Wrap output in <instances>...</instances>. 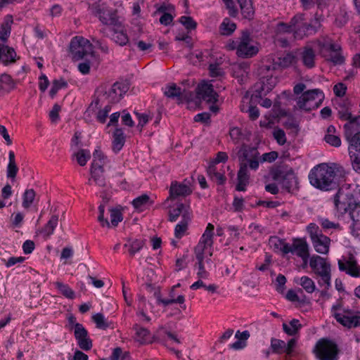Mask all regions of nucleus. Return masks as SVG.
Listing matches in <instances>:
<instances>
[{
  "label": "nucleus",
  "instance_id": "1",
  "mask_svg": "<svg viewBox=\"0 0 360 360\" xmlns=\"http://www.w3.org/2000/svg\"><path fill=\"white\" fill-rule=\"evenodd\" d=\"M345 176V170L341 165L335 163H322L311 169L309 179L314 187L323 191H330L338 187L340 180Z\"/></svg>",
  "mask_w": 360,
  "mask_h": 360
},
{
  "label": "nucleus",
  "instance_id": "2",
  "mask_svg": "<svg viewBox=\"0 0 360 360\" xmlns=\"http://www.w3.org/2000/svg\"><path fill=\"white\" fill-rule=\"evenodd\" d=\"M240 169L238 172L236 190L245 191L249 184L248 168L256 171L259 168V151L255 147L243 144L238 150Z\"/></svg>",
  "mask_w": 360,
  "mask_h": 360
},
{
  "label": "nucleus",
  "instance_id": "3",
  "mask_svg": "<svg viewBox=\"0 0 360 360\" xmlns=\"http://www.w3.org/2000/svg\"><path fill=\"white\" fill-rule=\"evenodd\" d=\"M359 116H353L348 119L344 125L345 135L349 143V154L353 169L360 172V124Z\"/></svg>",
  "mask_w": 360,
  "mask_h": 360
},
{
  "label": "nucleus",
  "instance_id": "4",
  "mask_svg": "<svg viewBox=\"0 0 360 360\" xmlns=\"http://www.w3.org/2000/svg\"><path fill=\"white\" fill-rule=\"evenodd\" d=\"M334 204L340 212H347L348 206L360 205V186H356L353 190L341 188L336 193Z\"/></svg>",
  "mask_w": 360,
  "mask_h": 360
},
{
  "label": "nucleus",
  "instance_id": "5",
  "mask_svg": "<svg viewBox=\"0 0 360 360\" xmlns=\"http://www.w3.org/2000/svg\"><path fill=\"white\" fill-rule=\"evenodd\" d=\"M331 314L345 327L351 328L360 326V316L355 314L353 310L345 308L341 301H338L332 306Z\"/></svg>",
  "mask_w": 360,
  "mask_h": 360
},
{
  "label": "nucleus",
  "instance_id": "6",
  "mask_svg": "<svg viewBox=\"0 0 360 360\" xmlns=\"http://www.w3.org/2000/svg\"><path fill=\"white\" fill-rule=\"evenodd\" d=\"M320 53L328 61L334 65H341L345 61L340 46L329 38H324L319 42Z\"/></svg>",
  "mask_w": 360,
  "mask_h": 360
},
{
  "label": "nucleus",
  "instance_id": "7",
  "mask_svg": "<svg viewBox=\"0 0 360 360\" xmlns=\"http://www.w3.org/2000/svg\"><path fill=\"white\" fill-rule=\"evenodd\" d=\"M313 352L318 360H338V345L327 338L320 339L316 343Z\"/></svg>",
  "mask_w": 360,
  "mask_h": 360
},
{
  "label": "nucleus",
  "instance_id": "8",
  "mask_svg": "<svg viewBox=\"0 0 360 360\" xmlns=\"http://www.w3.org/2000/svg\"><path fill=\"white\" fill-rule=\"evenodd\" d=\"M324 99L323 91L319 89L305 91L298 97L297 107L306 111L318 108Z\"/></svg>",
  "mask_w": 360,
  "mask_h": 360
},
{
  "label": "nucleus",
  "instance_id": "9",
  "mask_svg": "<svg viewBox=\"0 0 360 360\" xmlns=\"http://www.w3.org/2000/svg\"><path fill=\"white\" fill-rule=\"evenodd\" d=\"M291 26H292L293 37L295 39H302L304 37L314 34L319 30V22L317 25L307 23L303 14L295 15L291 19Z\"/></svg>",
  "mask_w": 360,
  "mask_h": 360
},
{
  "label": "nucleus",
  "instance_id": "10",
  "mask_svg": "<svg viewBox=\"0 0 360 360\" xmlns=\"http://www.w3.org/2000/svg\"><path fill=\"white\" fill-rule=\"evenodd\" d=\"M93 15L105 25L115 26L120 22L117 11L109 8L105 4H94L89 7Z\"/></svg>",
  "mask_w": 360,
  "mask_h": 360
},
{
  "label": "nucleus",
  "instance_id": "11",
  "mask_svg": "<svg viewBox=\"0 0 360 360\" xmlns=\"http://www.w3.org/2000/svg\"><path fill=\"white\" fill-rule=\"evenodd\" d=\"M70 51L72 55V58L79 60L86 56L93 54V46L87 39L82 36H76L70 41Z\"/></svg>",
  "mask_w": 360,
  "mask_h": 360
},
{
  "label": "nucleus",
  "instance_id": "12",
  "mask_svg": "<svg viewBox=\"0 0 360 360\" xmlns=\"http://www.w3.org/2000/svg\"><path fill=\"white\" fill-rule=\"evenodd\" d=\"M238 56L243 58H250L259 52V46L250 37L248 31H243L238 37Z\"/></svg>",
  "mask_w": 360,
  "mask_h": 360
},
{
  "label": "nucleus",
  "instance_id": "13",
  "mask_svg": "<svg viewBox=\"0 0 360 360\" xmlns=\"http://www.w3.org/2000/svg\"><path fill=\"white\" fill-rule=\"evenodd\" d=\"M271 175L273 179L280 183L288 192L297 184V178L292 169L277 168L272 171Z\"/></svg>",
  "mask_w": 360,
  "mask_h": 360
},
{
  "label": "nucleus",
  "instance_id": "14",
  "mask_svg": "<svg viewBox=\"0 0 360 360\" xmlns=\"http://www.w3.org/2000/svg\"><path fill=\"white\" fill-rule=\"evenodd\" d=\"M338 267L340 271L352 277H360V266L352 254H349L348 257L338 260Z\"/></svg>",
  "mask_w": 360,
  "mask_h": 360
},
{
  "label": "nucleus",
  "instance_id": "15",
  "mask_svg": "<svg viewBox=\"0 0 360 360\" xmlns=\"http://www.w3.org/2000/svg\"><path fill=\"white\" fill-rule=\"evenodd\" d=\"M129 90V85L126 82H115L104 94L109 103H117Z\"/></svg>",
  "mask_w": 360,
  "mask_h": 360
},
{
  "label": "nucleus",
  "instance_id": "16",
  "mask_svg": "<svg viewBox=\"0 0 360 360\" xmlns=\"http://www.w3.org/2000/svg\"><path fill=\"white\" fill-rule=\"evenodd\" d=\"M193 191L190 186L189 181L185 180L183 182L176 181H172L169 188V196L167 200L169 199L174 200L179 197H186L192 193Z\"/></svg>",
  "mask_w": 360,
  "mask_h": 360
},
{
  "label": "nucleus",
  "instance_id": "17",
  "mask_svg": "<svg viewBox=\"0 0 360 360\" xmlns=\"http://www.w3.org/2000/svg\"><path fill=\"white\" fill-rule=\"evenodd\" d=\"M74 334L79 347L85 351L90 350L92 347V342L88 338V332L81 323H75Z\"/></svg>",
  "mask_w": 360,
  "mask_h": 360
},
{
  "label": "nucleus",
  "instance_id": "18",
  "mask_svg": "<svg viewBox=\"0 0 360 360\" xmlns=\"http://www.w3.org/2000/svg\"><path fill=\"white\" fill-rule=\"evenodd\" d=\"M197 94L199 98L208 103H214L218 100V94L214 91L212 84L207 82H202L198 85Z\"/></svg>",
  "mask_w": 360,
  "mask_h": 360
},
{
  "label": "nucleus",
  "instance_id": "19",
  "mask_svg": "<svg viewBox=\"0 0 360 360\" xmlns=\"http://www.w3.org/2000/svg\"><path fill=\"white\" fill-rule=\"evenodd\" d=\"M112 39L120 46H124L127 44L131 46L129 41V37L127 34L124 27L120 22L117 25L113 26L112 29Z\"/></svg>",
  "mask_w": 360,
  "mask_h": 360
},
{
  "label": "nucleus",
  "instance_id": "20",
  "mask_svg": "<svg viewBox=\"0 0 360 360\" xmlns=\"http://www.w3.org/2000/svg\"><path fill=\"white\" fill-rule=\"evenodd\" d=\"M309 266L316 275L321 274L323 272L330 271V264L326 259L319 255H313L310 258Z\"/></svg>",
  "mask_w": 360,
  "mask_h": 360
},
{
  "label": "nucleus",
  "instance_id": "21",
  "mask_svg": "<svg viewBox=\"0 0 360 360\" xmlns=\"http://www.w3.org/2000/svg\"><path fill=\"white\" fill-rule=\"evenodd\" d=\"M338 116L342 120L352 118V105L347 99H340L335 103Z\"/></svg>",
  "mask_w": 360,
  "mask_h": 360
},
{
  "label": "nucleus",
  "instance_id": "22",
  "mask_svg": "<svg viewBox=\"0 0 360 360\" xmlns=\"http://www.w3.org/2000/svg\"><path fill=\"white\" fill-rule=\"evenodd\" d=\"M295 60V57L291 53H287L281 57H276L273 59V64L271 66L265 65V68L267 70H277L285 68L290 66Z\"/></svg>",
  "mask_w": 360,
  "mask_h": 360
},
{
  "label": "nucleus",
  "instance_id": "23",
  "mask_svg": "<svg viewBox=\"0 0 360 360\" xmlns=\"http://www.w3.org/2000/svg\"><path fill=\"white\" fill-rule=\"evenodd\" d=\"M312 245L315 250L320 254H327L329 251L330 239L323 234L311 239Z\"/></svg>",
  "mask_w": 360,
  "mask_h": 360
},
{
  "label": "nucleus",
  "instance_id": "24",
  "mask_svg": "<svg viewBox=\"0 0 360 360\" xmlns=\"http://www.w3.org/2000/svg\"><path fill=\"white\" fill-rule=\"evenodd\" d=\"M191 219V211L188 210H185L182 214L181 221L176 224L174 229V235L177 238H181L184 236L186 230L188 229V225Z\"/></svg>",
  "mask_w": 360,
  "mask_h": 360
},
{
  "label": "nucleus",
  "instance_id": "25",
  "mask_svg": "<svg viewBox=\"0 0 360 360\" xmlns=\"http://www.w3.org/2000/svg\"><path fill=\"white\" fill-rule=\"evenodd\" d=\"M293 253L301 257L304 264H307L309 259V247L307 243L300 239L293 241Z\"/></svg>",
  "mask_w": 360,
  "mask_h": 360
},
{
  "label": "nucleus",
  "instance_id": "26",
  "mask_svg": "<svg viewBox=\"0 0 360 360\" xmlns=\"http://www.w3.org/2000/svg\"><path fill=\"white\" fill-rule=\"evenodd\" d=\"M16 54L13 48L0 44V63L8 65L15 61Z\"/></svg>",
  "mask_w": 360,
  "mask_h": 360
},
{
  "label": "nucleus",
  "instance_id": "27",
  "mask_svg": "<svg viewBox=\"0 0 360 360\" xmlns=\"http://www.w3.org/2000/svg\"><path fill=\"white\" fill-rule=\"evenodd\" d=\"M239 4L243 17L251 20L255 15V8L252 6V0H237Z\"/></svg>",
  "mask_w": 360,
  "mask_h": 360
},
{
  "label": "nucleus",
  "instance_id": "28",
  "mask_svg": "<svg viewBox=\"0 0 360 360\" xmlns=\"http://www.w3.org/2000/svg\"><path fill=\"white\" fill-rule=\"evenodd\" d=\"M58 223V215L53 214L51 217L48 222L39 231L45 238H49L54 232L55 228L57 226Z\"/></svg>",
  "mask_w": 360,
  "mask_h": 360
},
{
  "label": "nucleus",
  "instance_id": "29",
  "mask_svg": "<svg viewBox=\"0 0 360 360\" xmlns=\"http://www.w3.org/2000/svg\"><path fill=\"white\" fill-rule=\"evenodd\" d=\"M153 202V201L150 200L148 195L142 194L133 200L132 205L135 209L139 211H143L146 207L151 205Z\"/></svg>",
  "mask_w": 360,
  "mask_h": 360
},
{
  "label": "nucleus",
  "instance_id": "30",
  "mask_svg": "<svg viewBox=\"0 0 360 360\" xmlns=\"http://www.w3.org/2000/svg\"><path fill=\"white\" fill-rule=\"evenodd\" d=\"M135 330V339L141 344H146L150 342V334L148 329L141 327L139 325L134 326Z\"/></svg>",
  "mask_w": 360,
  "mask_h": 360
},
{
  "label": "nucleus",
  "instance_id": "31",
  "mask_svg": "<svg viewBox=\"0 0 360 360\" xmlns=\"http://www.w3.org/2000/svg\"><path fill=\"white\" fill-rule=\"evenodd\" d=\"M214 225L209 223L198 243H201L202 245H205L208 247L212 248L213 238H214Z\"/></svg>",
  "mask_w": 360,
  "mask_h": 360
},
{
  "label": "nucleus",
  "instance_id": "32",
  "mask_svg": "<svg viewBox=\"0 0 360 360\" xmlns=\"http://www.w3.org/2000/svg\"><path fill=\"white\" fill-rule=\"evenodd\" d=\"M302 61L308 68L314 66L315 53L311 48L304 47L301 53Z\"/></svg>",
  "mask_w": 360,
  "mask_h": 360
},
{
  "label": "nucleus",
  "instance_id": "33",
  "mask_svg": "<svg viewBox=\"0 0 360 360\" xmlns=\"http://www.w3.org/2000/svg\"><path fill=\"white\" fill-rule=\"evenodd\" d=\"M13 23V17L6 15L0 27V39L6 41L11 34V25Z\"/></svg>",
  "mask_w": 360,
  "mask_h": 360
},
{
  "label": "nucleus",
  "instance_id": "34",
  "mask_svg": "<svg viewBox=\"0 0 360 360\" xmlns=\"http://www.w3.org/2000/svg\"><path fill=\"white\" fill-rule=\"evenodd\" d=\"M269 80H272V79H263L259 82L257 83L255 86V96L262 98V96L266 95L268 92H269L274 84L267 85L265 84V82H268Z\"/></svg>",
  "mask_w": 360,
  "mask_h": 360
},
{
  "label": "nucleus",
  "instance_id": "35",
  "mask_svg": "<svg viewBox=\"0 0 360 360\" xmlns=\"http://www.w3.org/2000/svg\"><path fill=\"white\" fill-rule=\"evenodd\" d=\"M125 142V137L121 129H116L113 133L112 148L115 152L120 151Z\"/></svg>",
  "mask_w": 360,
  "mask_h": 360
},
{
  "label": "nucleus",
  "instance_id": "36",
  "mask_svg": "<svg viewBox=\"0 0 360 360\" xmlns=\"http://www.w3.org/2000/svg\"><path fill=\"white\" fill-rule=\"evenodd\" d=\"M212 247H208L201 243H198L194 248V253L196 259H202L207 258V255L211 257L212 255Z\"/></svg>",
  "mask_w": 360,
  "mask_h": 360
},
{
  "label": "nucleus",
  "instance_id": "37",
  "mask_svg": "<svg viewBox=\"0 0 360 360\" xmlns=\"http://www.w3.org/2000/svg\"><path fill=\"white\" fill-rule=\"evenodd\" d=\"M236 29V24L228 18H225L219 25V32L224 36L231 35Z\"/></svg>",
  "mask_w": 360,
  "mask_h": 360
},
{
  "label": "nucleus",
  "instance_id": "38",
  "mask_svg": "<svg viewBox=\"0 0 360 360\" xmlns=\"http://www.w3.org/2000/svg\"><path fill=\"white\" fill-rule=\"evenodd\" d=\"M104 171L98 172H91V177L89 179L88 184L92 185L93 183L95 184V185L100 186V187H107L108 184L107 181L103 176Z\"/></svg>",
  "mask_w": 360,
  "mask_h": 360
},
{
  "label": "nucleus",
  "instance_id": "39",
  "mask_svg": "<svg viewBox=\"0 0 360 360\" xmlns=\"http://www.w3.org/2000/svg\"><path fill=\"white\" fill-rule=\"evenodd\" d=\"M302 328V325L298 319H292L288 323H283V329L285 333L289 335H295Z\"/></svg>",
  "mask_w": 360,
  "mask_h": 360
},
{
  "label": "nucleus",
  "instance_id": "40",
  "mask_svg": "<svg viewBox=\"0 0 360 360\" xmlns=\"http://www.w3.org/2000/svg\"><path fill=\"white\" fill-rule=\"evenodd\" d=\"M164 94L167 97L171 98H176L179 102H181L182 100L181 89L175 84L167 86L165 88Z\"/></svg>",
  "mask_w": 360,
  "mask_h": 360
},
{
  "label": "nucleus",
  "instance_id": "41",
  "mask_svg": "<svg viewBox=\"0 0 360 360\" xmlns=\"http://www.w3.org/2000/svg\"><path fill=\"white\" fill-rule=\"evenodd\" d=\"M145 245V242L141 239L129 240L125 243L124 247L129 248L130 255L134 256L140 251Z\"/></svg>",
  "mask_w": 360,
  "mask_h": 360
},
{
  "label": "nucleus",
  "instance_id": "42",
  "mask_svg": "<svg viewBox=\"0 0 360 360\" xmlns=\"http://www.w3.org/2000/svg\"><path fill=\"white\" fill-rule=\"evenodd\" d=\"M54 285L60 293L66 298L72 300L75 297V292L68 285L65 284L60 281L55 282Z\"/></svg>",
  "mask_w": 360,
  "mask_h": 360
},
{
  "label": "nucleus",
  "instance_id": "43",
  "mask_svg": "<svg viewBox=\"0 0 360 360\" xmlns=\"http://www.w3.org/2000/svg\"><path fill=\"white\" fill-rule=\"evenodd\" d=\"M72 157L76 159L80 166L84 167L91 158V153L88 150L80 149L77 152H75Z\"/></svg>",
  "mask_w": 360,
  "mask_h": 360
},
{
  "label": "nucleus",
  "instance_id": "44",
  "mask_svg": "<svg viewBox=\"0 0 360 360\" xmlns=\"http://www.w3.org/2000/svg\"><path fill=\"white\" fill-rule=\"evenodd\" d=\"M308 293H312L316 290L314 281L309 277L304 276L299 278L297 282Z\"/></svg>",
  "mask_w": 360,
  "mask_h": 360
},
{
  "label": "nucleus",
  "instance_id": "45",
  "mask_svg": "<svg viewBox=\"0 0 360 360\" xmlns=\"http://www.w3.org/2000/svg\"><path fill=\"white\" fill-rule=\"evenodd\" d=\"M15 86V84L10 75L2 74L0 75V90L9 91Z\"/></svg>",
  "mask_w": 360,
  "mask_h": 360
},
{
  "label": "nucleus",
  "instance_id": "46",
  "mask_svg": "<svg viewBox=\"0 0 360 360\" xmlns=\"http://www.w3.org/2000/svg\"><path fill=\"white\" fill-rule=\"evenodd\" d=\"M186 210H190L189 207L185 208L183 203L177 204V207L176 208L169 210V220L172 222L176 221L180 214H183L184 212Z\"/></svg>",
  "mask_w": 360,
  "mask_h": 360
},
{
  "label": "nucleus",
  "instance_id": "47",
  "mask_svg": "<svg viewBox=\"0 0 360 360\" xmlns=\"http://www.w3.org/2000/svg\"><path fill=\"white\" fill-rule=\"evenodd\" d=\"M92 319L98 328L105 330L110 326V323L101 313L94 314Z\"/></svg>",
  "mask_w": 360,
  "mask_h": 360
},
{
  "label": "nucleus",
  "instance_id": "48",
  "mask_svg": "<svg viewBox=\"0 0 360 360\" xmlns=\"http://www.w3.org/2000/svg\"><path fill=\"white\" fill-rule=\"evenodd\" d=\"M271 347L274 353L286 354L285 342L283 340L272 338L271 340Z\"/></svg>",
  "mask_w": 360,
  "mask_h": 360
},
{
  "label": "nucleus",
  "instance_id": "49",
  "mask_svg": "<svg viewBox=\"0 0 360 360\" xmlns=\"http://www.w3.org/2000/svg\"><path fill=\"white\" fill-rule=\"evenodd\" d=\"M319 276L318 280V283L321 287H323L326 289H329L331 286L330 280H331V273L330 271L323 272L321 274H318Z\"/></svg>",
  "mask_w": 360,
  "mask_h": 360
},
{
  "label": "nucleus",
  "instance_id": "50",
  "mask_svg": "<svg viewBox=\"0 0 360 360\" xmlns=\"http://www.w3.org/2000/svg\"><path fill=\"white\" fill-rule=\"evenodd\" d=\"M35 198V192L33 189H27L23 194L22 206L29 208L32 204Z\"/></svg>",
  "mask_w": 360,
  "mask_h": 360
},
{
  "label": "nucleus",
  "instance_id": "51",
  "mask_svg": "<svg viewBox=\"0 0 360 360\" xmlns=\"http://www.w3.org/2000/svg\"><path fill=\"white\" fill-rule=\"evenodd\" d=\"M167 10V8L165 6H161L158 9L160 12L164 13L160 18V23L164 25L171 24L173 20V16L171 14L166 13Z\"/></svg>",
  "mask_w": 360,
  "mask_h": 360
},
{
  "label": "nucleus",
  "instance_id": "52",
  "mask_svg": "<svg viewBox=\"0 0 360 360\" xmlns=\"http://www.w3.org/2000/svg\"><path fill=\"white\" fill-rule=\"evenodd\" d=\"M122 219V214L120 210L116 209L110 210V226H117Z\"/></svg>",
  "mask_w": 360,
  "mask_h": 360
},
{
  "label": "nucleus",
  "instance_id": "53",
  "mask_svg": "<svg viewBox=\"0 0 360 360\" xmlns=\"http://www.w3.org/2000/svg\"><path fill=\"white\" fill-rule=\"evenodd\" d=\"M351 219L354 223L360 222V205L348 206V210Z\"/></svg>",
  "mask_w": 360,
  "mask_h": 360
},
{
  "label": "nucleus",
  "instance_id": "54",
  "mask_svg": "<svg viewBox=\"0 0 360 360\" xmlns=\"http://www.w3.org/2000/svg\"><path fill=\"white\" fill-rule=\"evenodd\" d=\"M277 158H278V153L276 151H271L269 153H265L262 156L260 155V153H259V158H258L259 164L260 162H272L275 160H276Z\"/></svg>",
  "mask_w": 360,
  "mask_h": 360
},
{
  "label": "nucleus",
  "instance_id": "55",
  "mask_svg": "<svg viewBox=\"0 0 360 360\" xmlns=\"http://www.w3.org/2000/svg\"><path fill=\"white\" fill-rule=\"evenodd\" d=\"M179 22L187 29L194 30L196 28L197 23L193 20L191 17L181 16L179 18Z\"/></svg>",
  "mask_w": 360,
  "mask_h": 360
},
{
  "label": "nucleus",
  "instance_id": "56",
  "mask_svg": "<svg viewBox=\"0 0 360 360\" xmlns=\"http://www.w3.org/2000/svg\"><path fill=\"white\" fill-rule=\"evenodd\" d=\"M195 267L198 269L197 275L200 278H207L208 272L205 269L204 260L197 259Z\"/></svg>",
  "mask_w": 360,
  "mask_h": 360
},
{
  "label": "nucleus",
  "instance_id": "57",
  "mask_svg": "<svg viewBox=\"0 0 360 360\" xmlns=\"http://www.w3.org/2000/svg\"><path fill=\"white\" fill-rule=\"evenodd\" d=\"M319 222L322 226L323 229L328 230V229H338L340 228V225L338 223H335L333 221H329L328 219L326 218H319Z\"/></svg>",
  "mask_w": 360,
  "mask_h": 360
},
{
  "label": "nucleus",
  "instance_id": "58",
  "mask_svg": "<svg viewBox=\"0 0 360 360\" xmlns=\"http://www.w3.org/2000/svg\"><path fill=\"white\" fill-rule=\"evenodd\" d=\"M273 135L279 145L282 146L286 143V136L283 130L276 129L273 132Z\"/></svg>",
  "mask_w": 360,
  "mask_h": 360
},
{
  "label": "nucleus",
  "instance_id": "59",
  "mask_svg": "<svg viewBox=\"0 0 360 360\" xmlns=\"http://www.w3.org/2000/svg\"><path fill=\"white\" fill-rule=\"evenodd\" d=\"M276 30L277 34L292 33V26H291V20L290 21L289 24L279 22L277 25Z\"/></svg>",
  "mask_w": 360,
  "mask_h": 360
},
{
  "label": "nucleus",
  "instance_id": "60",
  "mask_svg": "<svg viewBox=\"0 0 360 360\" xmlns=\"http://www.w3.org/2000/svg\"><path fill=\"white\" fill-rule=\"evenodd\" d=\"M209 70L211 77H221L224 75V71L218 63H211Z\"/></svg>",
  "mask_w": 360,
  "mask_h": 360
},
{
  "label": "nucleus",
  "instance_id": "61",
  "mask_svg": "<svg viewBox=\"0 0 360 360\" xmlns=\"http://www.w3.org/2000/svg\"><path fill=\"white\" fill-rule=\"evenodd\" d=\"M229 134L234 143L238 144L240 142L243 136L240 129L238 127H233L230 129Z\"/></svg>",
  "mask_w": 360,
  "mask_h": 360
},
{
  "label": "nucleus",
  "instance_id": "62",
  "mask_svg": "<svg viewBox=\"0 0 360 360\" xmlns=\"http://www.w3.org/2000/svg\"><path fill=\"white\" fill-rule=\"evenodd\" d=\"M138 119H139V123H138V127H140V130L141 131L143 127L148 122L149 120L152 119V117L150 114L147 113H136Z\"/></svg>",
  "mask_w": 360,
  "mask_h": 360
},
{
  "label": "nucleus",
  "instance_id": "63",
  "mask_svg": "<svg viewBox=\"0 0 360 360\" xmlns=\"http://www.w3.org/2000/svg\"><path fill=\"white\" fill-rule=\"evenodd\" d=\"M324 139L326 141V143H329L333 146L339 147L341 145V140L339 138V136L336 135L332 134H327L325 136Z\"/></svg>",
  "mask_w": 360,
  "mask_h": 360
},
{
  "label": "nucleus",
  "instance_id": "64",
  "mask_svg": "<svg viewBox=\"0 0 360 360\" xmlns=\"http://www.w3.org/2000/svg\"><path fill=\"white\" fill-rule=\"evenodd\" d=\"M285 283V277L282 274H279L276 279V289L278 292H283Z\"/></svg>",
  "mask_w": 360,
  "mask_h": 360
}]
</instances>
